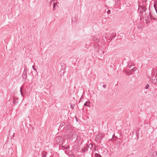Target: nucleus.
I'll list each match as a JSON object with an SVG mask.
<instances>
[{"instance_id": "1", "label": "nucleus", "mask_w": 157, "mask_h": 157, "mask_svg": "<svg viewBox=\"0 0 157 157\" xmlns=\"http://www.w3.org/2000/svg\"><path fill=\"white\" fill-rule=\"evenodd\" d=\"M149 14L146 13L144 15V18L145 19V21L146 24H148L150 23L151 20H157V17L154 16L151 13L150 11V8L149 9Z\"/></svg>"}, {"instance_id": "2", "label": "nucleus", "mask_w": 157, "mask_h": 157, "mask_svg": "<svg viewBox=\"0 0 157 157\" xmlns=\"http://www.w3.org/2000/svg\"><path fill=\"white\" fill-rule=\"evenodd\" d=\"M65 130L67 132L69 133L71 130V125L69 124H67L66 126Z\"/></svg>"}, {"instance_id": "3", "label": "nucleus", "mask_w": 157, "mask_h": 157, "mask_svg": "<svg viewBox=\"0 0 157 157\" xmlns=\"http://www.w3.org/2000/svg\"><path fill=\"white\" fill-rule=\"evenodd\" d=\"M139 9H141L142 10V11H143L144 12H145L146 11L147 9L146 8V7L145 6H139V8L138 9V10H139Z\"/></svg>"}, {"instance_id": "4", "label": "nucleus", "mask_w": 157, "mask_h": 157, "mask_svg": "<svg viewBox=\"0 0 157 157\" xmlns=\"http://www.w3.org/2000/svg\"><path fill=\"white\" fill-rule=\"evenodd\" d=\"M27 70L25 69H24V72L22 74V77L23 79L25 80L27 78Z\"/></svg>"}, {"instance_id": "5", "label": "nucleus", "mask_w": 157, "mask_h": 157, "mask_svg": "<svg viewBox=\"0 0 157 157\" xmlns=\"http://www.w3.org/2000/svg\"><path fill=\"white\" fill-rule=\"evenodd\" d=\"M89 147V146L88 145H86L82 149L81 151L83 153H84L86 152L88 150V148Z\"/></svg>"}, {"instance_id": "6", "label": "nucleus", "mask_w": 157, "mask_h": 157, "mask_svg": "<svg viewBox=\"0 0 157 157\" xmlns=\"http://www.w3.org/2000/svg\"><path fill=\"white\" fill-rule=\"evenodd\" d=\"M157 81V78H156L155 77H151V81L154 84L156 83V81Z\"/></svg>"}, {"instance_id": "7", "label": "nucleus", "mask_w": 157, "mask_h": 157, "mask_svg": "<svg viewBox=\"0 0 157 157\" xmlns=\"http://www.w3.org/2000/svg\"><path fill=\"white\" fill-rule=\"evenodd\" d=\"M18 98L17 97H14L13 98V102L14 104H16L18 103Z\"/></svg>"}, {"instance_id": "8", "label": "nucleus", "mask_w": 157, "mask_h": 157, "mask_svg": "<svg viewBox=\"0 0 157 157\" xmlns=\"http://www.w3.org/2000/svg\"><path fill=\"white\" fill-rule=\"evenodd\" d=\"M92 39L95 42H98L99 41V39L96 38L95 36H93L92 37Z\"/></svg>"}, {"instance_id": "9", "label": "nucleus", "mask_w": 157, "mask_h": 157, "mask_svg": "<svg viewBox=\"0 0 157 157\" xmlns=\"http://www.w3.org/2000/svg\"><path fill=\"white\" fill-rule=\"evenodd\" d=\"M90 106V102L89 101H86L84 105V106H87L89 107Z\"/></svg>"}, {"instance_id": "10", "label": "nucleus", "mask_w": 157, "mask_h": 157, "mask_svg": "<svg viewBox=\"0 0 157 157\" xmlns=\"http://www.w3.org/2000/svg\"><path fill=\"white\" fill-rule=\"evenodd\" d=\"M47 154V153L45 151H43L41 153L42 155V157H46V154Z\"/></svg>"}, {"instance_id": "11", "label": "nucleus", "mask_w": 157, "mask_h": 157, "mask_svg": "<svg viewBox=\"0 0 157 157\" xmlns=\"http://www.w3.org/2000/svg\"><path fill=\"white\" fill-rule=\"evenodd\" d=\"M98 140H100L102 138V135H98L97 137Z\"/></svg>"}, {"instance_id": "12", "label": "nucleus", "mask_w": 157, "mask_h": 157, "mask_svg": "<svg viewBox=\"0 0 157 157\" xmlns=\"http://www.w3.org/2000/svg\"><path fill=\"white\" fill-rule=\"evenodd\" d=\"M139 129L138 130L136 131V135L137 137V139H138L139 138Z\"/></svg>"}, {"instance_id": "13", "label": "nucleus", "mask_w": 157, "mask_h": 157, "mask_svg": "<svg viewBox=\"0 0 157 157\" xmlns=\"http://www.w3.org/2000/svg\"><path fill=\"white\" fill-rule=\"evenodd\" d=\"M65 124L64 122H62L60 125L59 128H61L65 125Z\"/></svg>"}, {"instance_id": "14", "label": "nucleus", "mask_w": 157, "mask_h": 157, "mask_svg": "<svg viewBox=\"0 0 157 157\" xmlns=\"http://www.w3.org/2000/svg\"><path fill=\"white\" fill-rule=\"evenodd\" d=\"M57 3H54L53 4V10L55 11V7L57 5Z\"/></svg>"}, {"instance_id": "15", "label": "nucleus", "mask_w": 157, "mask_h": 157, "mask_svg": "<svg viewBox=\"0 0 157 157\" xmlns=\"http://www.w3.org/2000/svg\"><path fill=\"white\" fill-rule=\"evenodd\" d=\"M153 154L154 157H157V151L154 152Z\"/></svg>"}, {"instance_id": "16", "label": "nucleus", "mask_w": 157, "mask_h": 157, "mask_svg": "<svg viewBox=\"0 0 157 157\" xmlns=\"http://www.w3.org/2000/svg\"><path fill=\"white\" fill-rule=\"evenodd\" d=\"M95 157H101V155L98 153H95Z\"/></svg>"}, {"instance_id": "17", "label": "nucleus", "mask_w": 157, "mask_h": 157, "mask_svg": "<svg viewBox=\"0 0 157 157\" xmlns=\"http://www.w3.org/2000/svg\"><path fill=\"white\" fill-rule=\"evenodd\" d=\"M154 7L157 14V6H156V5H154Z\"/></svg>"}, {"instance_id": "18", "label": "nucleus", "mask_w": 157, "mask_h": 157, "mask_svg": "<svg viewBox=\"0 0 157 157\" xmlns=\"http://www.w3.org/2000/svg\"><path fill=\"white\" fill-rule=\"evenodd\" d=\"M32 68L35 71H36V72H37V70L35 68V65H33L32 66Z\"/></svg>"}, {"instance_id": "19", "label": "nucleus", "mask_w": 157, "mask_h": 157, "mask_svg": "<svg viewBox=\"0 0 157 157\" xmlns=\"http://www.w3.org/2000/svg\"><path fill=\"white\" fill-rule=\"evenodd\" d=\"M143 15V13L142 12V11H140V17H141Z\"/></svg>"}, {"instance_id": "20", "label": "nucleus", "mask_w": 157, "mask_h": 157, "mask_svg": "<svg viewBox=\"0 0 157 157\" xmlns=\"http://www.w3.org/2000/svg\"><path fill=\"white\" fill-rule=\"evenodd\" d=\"M149 85L148 84H147L146 85L145 88L146 89H148L149 88Z\"/></svg>"}, {"instance_id": "21", "label": "nucleus", "mask_w": 157, "mask_h": 157, "mask_svg": "<svg viewBox=\"0 0 157 157\" xmlns=\"http://www.w3.org/2000/svg\"><path fill=\"white\" fill-rule=\"evenodd\" d=\"M135 69H136L135 67L133 68L130 71L132 72V71H135Z\"/></svg>"}, {"instance_id": "22", "label": "nucleus", "mask_w": 157, "mask_h": 157, "mask_svg": "<svg viewBox=\"0 0 157 157\" xmlns=\"http://www.w3.org/2000/svg\"><path fill=\"white\" fill-rule=\"evenodd\" d=\"M110 13H111V11H110V10H109L107 11V13L108 14H110Z\"/></svg>"}, {"instance_id": "23", "label": "nucleus", "mask_w": 157, "mask_h": 157, "mask_svg": "<svg viewBox=\"0 0 157 157\" xmlns=\"http://www.w3.org/2000/svg\"><path fill=\"white\" fill-rule=\"evenodd\" d=\"M113 36H114V37H112L111 39L110 40H112V39L114 37H115V33H114H114H113Z\"/></svg>"}, {"instance_id": "24", "label": "nucleus", "mask_w": 157, "mask_h": 157, "mask_svg": "<svg viewBox=\"0 0 157 157\" xmlns=\"http://www.w3.org/2000/svg\"><path fill=\"white\" fill-rule=\"evenodd\" d=\"M106 85H103V87L104 88H106Z\"/></svg>"}, {"instance_id": "25", "label": "nucleus", "mask_w": 157, "mask_h": 157, "mask_svg": "<svg viewBox=\"0 0 157 157\" xmlns=\"http://www.w3.org/2000/svg\"><path fill=\"white\" fill-rule=\"evenodd\" d=\"M90 145H91V147H93V146L94 144H90Z\"/></svg>"}, {"instance_id": "26", "label": "nucleus", "mask_w": 157, "mask_h": 157, "mask_svg": "<svg viewBox=\"0 0 157 157\" xmlns=\"http://www.w3.org/2000/svg\"><path fill=\"white\" fill-rule=\"evenodd\" d=\"M20 91L21 92V94L23 96V95H22V91H21V88L20 89Z\"/></svg>"}, {"instance_id": "27", "label": "nucleus", "mask_w": 157, "mask_h": 157, "mask_svg": "<svg viewBox=\"0 0 157 157\" xmlns=\"http://www.w3.org/2000/svg\"><path fill=\"white\" fill-rule=\"evenodd\" d=\"M57 139H59V137H56V139H55V140H57Z\"/></svg>"}, {"instance_id": "28", "label": "nucleus", "mask_w": 157, "mask_h": 157, "mask_svg": "<svg viewBox=\"0 0 157 157\" xmlns=\"http://www.w3.org/2000/svg\"><path fill=\"white\" fill-rule=\"evenodd\" d=\"M71 108H72V109H73L74 108V107H72V105H71Z\"/></svg>"}, {"instance_id": "29", "label": "nucleus", "mask_w": 157, "mask_h": 157, "mask_svg": "<svg viewBox=\"0 0 157 157\" xmlns=\"http://www.w3.org/2000/svg\"><path fill=\"white\" fill-rule=\"evenodd\" d=\"M94 149L95 150H96V147L94 146Z\"/></svg>"}, {"instance_id": "30", "label": "nucleus", "mask_w": 157, "mask_h": 157, "mask_svg": "<svg viewBox=\"0 0 157 157\" xmlns=\"http://www.w3.org/2000/svg\"><path fill=\"white\" fill-rule=\"evenodd\" d=\"M132 132V135H133V132Z\"/></svg>"}, {"instance_id": "31", "label": "nucleus", "mask_w": 157, "mask_h": 157, "mask_svg": "<svg viewBox=\"0 0 157 157\" xmlns=\"http://www.w3.org/2000/svg\"><path fill=\"white\" fill-rule=\"evenodd\" d=\"M87 46H85V47H86V48H87Z\"/></svg>"}, {"instance_id": "32", "label": "nucleus", "mask_w": 157, "mask_h": 157, "mask_svg": "<svg viewBox=\"0 0 157 157\" xmlns=\"http://www.w3.org/2000/svg\"><path fill=\"white\" fill-rule=\"evenodd\" d=\"M87 46H85V47H86V48H87Z\"/></svg>"}, {"instance_id": "33", "label": "nucleus", "mask_w": 157, "mask_h": 157, "mask_svg": "<svg viewBox=\"0 0 157 157\" xmlns=\"http://www.w3.org/2000/svg\"><path fill=\"white\" fill-rule=\"evenodd\" d=\"M104 53V52H103V54Z\"/></svg>"}, {"instance_id": "34", "label": "nucleus", "mask_w": 157, "mask_h": 157, "mask_svg": "<svg viewBox=\"0 0 157 157\" xmlns=\"http://www.w3.org/2000/svg\"><path fill=\"white\" fill-rule=\"evenodd\" d=\"M14 133H13V136H14Z\"/></svg>"}, {"instance_id": "35", "label": "nucleus", "mask_w": 157, "mask_h": 157, "mask_svg": "<svg viewBox=\"0 0 157 157\" xmlns=\"http://www.w3.org/2000/svg\"><path fill=\"white\" fill-rule=\"evenodd\" d=\"M151 156H153V155H151Z\"/></svg>"}, {"instance_id": "36", "label": "nucleus", "mask_w": 157, "mask_h": 157, "mask_svg": "<svg viewBox=\"0 0 157 157\" xmlns=\"http://www.w3.org/2000/svg\"><path fill=\"white\" fill-rule=\"evenodd\" d=\"M53 157L52 156H51V157Z\"/></svg>"}, {"instance_id": "37", "label": "nucleus", "mask_w": 157, "mask_h": 157, "mask_svg": "<svg viewBox=\"0 0 157 157\" xmlns=\"http://www.w3.org/2000/svg\"><path fill=\"white\" fill-rule=\"evenodd\" d=\"M49 0H47L48 1Z\"/></svg>"}]
</instances>
